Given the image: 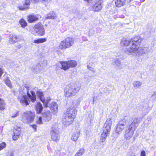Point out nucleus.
Instances as JSON below:
<instances>
[{
    "mask_svg": "<svg viewBox=\"0 0 156 156\" xmlns=\"http://www.w3.org/2000/svg\"><path fill=\"white\" fill-rule=\"evenodd\" d=\"M51 139L53 140L56 142L59 140L60 136L59 132L51 133Z\"/></svg>",
    "mask_w": 156,
    "mask_h": 156,
    "instance_id": "20",
    "label": "nucleus"
},
{
    "mask_svg": "<svg viewBox=\"0 0 156 156\" xmlns=\"http://www.w3.org/2000/svg\"><path fill=\"white\" fill-rule=\"evenodd\" d=\"M57 124L54 123L52 124L51 133L59 132Z\"/></svg>",
    "mask_w": 156,
    "mask_h": 156,
    "instance_id": "27",
    "label": "nucleus"
},
{
    "mask_svg": "<svg viewBox=\"0 0 156 156\" xmlns=\"http://www.w3.org/2000/svg\"><path fill=\"white\" fill-rule=\"evenodd\" d=\"M84 1L87 2L88 3H90L93 0H83Z\"/></svg>",
    "mask_w": 156,
    "mask_h": 156,
    "instance_id": "50",
    "label": "nucleus"
},
{
    "mask_svg": "<svg viewBox=\"0 0 156 156\" xmlns=\"http://www.w3.org/2000/svg\"><path fill=\"white\" fill-rule=\"evenodd\" d=\"M46 41V39L45 38H39L35 40L34 41V43L37 44L43 43L45 42Z\"/></svg>",
    "mask_w": 156,
    "mask_h": 156,
    "instance_id": "35",
    "label": "nucleus"
},
{
    "mask_svg": "<svg viewBox=\"0 0 156 156\" xmlns=\"http://www.w3.org/2000/svg\"><path fill=\"white\" fill-rule=\"evenodd\" d=\"M35 117V113L30 111L24 112L21 117L22 120L24 122L29 123L32 122Z\"/></svg>",
    "mask_w": 156,
    "mask_h": 156,
    "instance_id": "5",
    "label": "nucleus"
},
{
    "mask_svg": "<svg viewBox=\"0 0 156 156\" xmlns=\"http://www.w3.org/2000/svg\"><path fill=\"white\" fill-rule=\"evenodd\" d=\"M45 17L46 19H53L55 18V13L53 12H51L48 14L46 15Z\"/></svg>",
    "mask_w": 156,
    "mask_h": 156,
    "instance_id": "28",
    "label": "nucleus"
},
{
    "mask_svg": "<svg viewBox=\"0 0 156 156\" xmlns=\"http://www.w3.org/2000/svg\"><path fill=\"white\" fill-rule=\"evenodd\" d=\"M93 64L94 63L91 62V60H89L88 62L87 63V67L89 69L92 71L93 73H95V70L94 69V68L90 66H92Z\"/></svg>",
    "mask_w": 156,
    "mask_h": 156,
    "instance_id": "30",
    "label": "nucleus"
},
{
    "mask_svg": "<svg viewBox=\"0 0 156 156\" xmlns=\"http://www.w3.org/2000/svg\"><path fill=\"white\" fill-rule=\"evenodd\" d=\"M80 88L75 84L71 83L67 85L64 89V95L67 97L74 96L79 92Z\"/></svg>",
    "mask_w": 156,
    "mask_h": 156,
    "instance_id": "2",
    "label": "nucleus"
},
{
    "mask_svg": "<svg viewBox=\"0 0 156 156\" xmlns=\"http://www.w3.org/2000/svg\"><path fill=\"white\" fill-rule=\"evenodd\" d=\"M5 104L4 100L2 98H0V110H2L5 109Z\"/></svg>",
    "mask_w": 156,
    "mask_h": 156,
    "instance_id": "29",
    "label": "nucleus"
},
{
    "mask_svg": "<svg viewBox=\"0 0 156 156\" xmlns=\"http://www.w3.org/2000/svg\"><path fill=\"white\" fill-rule=\"evenodd\" d=\"M50 108L53 113H55L57 112L58 106L57 104L55 102H52L50 105Z\"/></svg>",
    "mask_w": 156,
    "mask_h": 156,
    "instance_id": "21",
    "label": "nucleus"
},
{
    "mask_svg": "<svg viewBox=\"0 0 156 156\" xmlns=\"http://www.w3.org/2000/svg\"><path fill=\"white\" fill-rule=\"evenodd\" d=\"M31 94L29 93V91L27 89V96L30 99L31 101L33 102H34L36 101V95L35 94V92L31 90L30 91Z\"/></svg>",
    "mask_w": 156,
    "mask_h": 156,
    "instance_id": "18",
    "label": "nucleus"
},
{
    "mask_svg": "<svg viewBox=\"0 0 156 156\" xmlns=\"http://www.w3.org/2000/svg\"><path fill=\"white\" fill-rule=\"evenodd\" d=\"M42 3L45 5H46L48 3L50 2V0H40Z\"/></svg>",
    "mask_w": 156,
    "mask_h": 156,
    "instance_id": "41",
    "label": "nucleus"
},
{
    "mask_svg": "<svg viewBox=\"0 0 156 156\" xmlns=\"http://www.w3.org/2000/svg\"><path fill=\"white\" fill-rule=\"evenodd\" d=\"M115 64L118 66H119L120 65V62L118 59L116 60L115 61Z\"/></svg>",
    "mask_w": 156,
    "mask_h": 156,
    "instance_id": "44",
    "label": "nucleus"
},
{
    "mask_svg": "<svg viewBox=\"0 0 156 156\" xmlns=\"http://www.w3.org/2000/svg\"><path fill=\"white\" fill-rule=\"evenodd\" d=\"M41 66L39 64H38L35 66H34L33 67V71L34 72H38L41 69Z\"/></svg>",
    "mask_w": 156,
    "mask_h": 156,
    "instance_id": "33",
    "label": "nucleus"
},
{
    "mask_svg": "<svg viewBox=\"0 0 156 156\" xmlns=\"http://www.w3.org/2000/svg\"><path fill=\"white\" fill-rule=\"evenodd\" d=\"M139 37H136L130 40H127L125 39H123L121 42V44L122 45L127 46L128 47L126 48L125 52L128 55H132L133 52H131L128 51V49H134L135 47L136 46V44H140L141 43V40L139 39Z\"/></svg>",
    "mask_w": 156,
    "mask_h": 156,
    "instance_id": "1",
    "label": "nucleus"
},
{
    "mask_svg": "<svg viewBox=\"0 0 156 156\" xmlns=\"http://www.w3.org/2000/svg\"><path fill=\"white\" fill-rule=\"evenodd\" d=\"M93 101H94V98H93Z\"/></svg>",
    "mask_w": 156,
    "mask_h": 156,
    "instance_id": "53",
    "label": "nucleus"
},
{
    "mask_svg": "<svg viewBox=\"0 0 156 156\" xmlns=\"http://www.w3.org/2000/svg\"><path fill=\"white\" fill-rule=\"evenodd\" d=\"M27 20L29 23H33L38 20V17L34 13H32L27 16Z\"/></svg>",
    "mask_w": 156,
    "mask_h": 156,
    "instance_id": "16",
    "label": "nucleus"
},
{
    "mask_svg": "<svg viewBox=\"0 0 156 156\" xmlns=\"http://www.w3.org/2000/svg\"><path fill=\"white\" fill-rule=\"evenodd\" d=\"M102 0H96L94 1V4L90 6L89 8L90 11L98 12L101 10L102 7Z\"/></svg>",
    "mask_w": 156,
    "mask_h": 156,
    "instance_id": "8",
    "label": "nucleus"
},
{
    "mask_svg": "<svg viewBox=\"0 0 156 156\" xmlns=\"http://www.w3.org/2000/svg\"><path fill=\"white\" fill-rule=\"evenodd\" d=\"M80 135V131L78 130L73 133L72 137V139L74 141H76L78 139Z\"/></svg>",
    "mask_w": 156,
    "mask_h": 156,
    "instance_id": "26",
    "label": "nucleus"
},
{
    "mask_svg": "<svg viewBox=\"0 0 156 156\" xmlns=\"http://www.w3.org/2000/svg\"><path fill=\"white\" fill-rule=\"evenodd\" d=\"M29 7H22V6H20L19 7V9L20 10H25L27 9H28Z\"/></svg>",
    "mask_w": 156,
    "mask_h": 156,
    "instance_id": "46",
    "label": "nucleus"
},
{
    "mask_svg": "<svg viewBox=\"0 0 156 156\" xmlns=\"http://www.w3.org/2000/svg\"><path fill=\"white\" fill-rule=\"evenodd\" d=\"M151 98L152 100H154L156 99V92H154L151 96Z\"/></svg>",
    "mask_w": 156,
    "mask_h": 156,
    "instance_id": "45",
    "label": "nucleus"
},
{
    "mask_svg": "<svg viewBox=\"0 0 156 156\" xmlns=\"http://www.w3.org/2000/svg\"><path fill=\"white\" fill-rule=\"evenodd\" d=\"M139 122V120L138 118H135L132 123L129 126L131 128H133L134 129H136L138 125V123Z\"/></svg>",
    "mask_w": 156,
    "mask_h": 156,
    "instance_id": "22",
    "label": "nucleus"
},
{
    "mask_svg": "<svg viewBox=\"0 0 156 156\" xmlns=\"http://www.w3.org/2000/svg\"><path fill=\"white\" fill-rule=\"evenodd\" d=\"M142 84V83L139 81H134L133 83L134 87L138 88H140V87Z\"/></svg>",
    "mask_w": 156,
    "mask_h": 156,
    "instance_id": "32",
    "label": "nucleus"
},
{
    "mask_svg": "<svg viewBox=\"0 0 156 156\" xmlns=\"http://www.w3.org/2000/svg\"><path fill=\"white\" fill-rule=\"evenodd\" d=\"M39 0H25V5H29L30 4V1L33 2H38Z\"/></svg>",
    "mask_w": 156,
    "mask_h": 156,
    "instance_id": "39",
    "label": "nucleus"
},
{
    "mask_svg": "<svg viewBox=\"0 0 156 156\" xmlns=\"http://www.w3.org/2000/svg\"><path fill=\"white\" fill-rule=\"evenodd\" d=\"M112 124V121L111 119L108 118L107 119L103 127V132L100 139V141L101 142H105L107 136L109 135Z\"/></svg>",
    "mask_w": 156,
    "mask_h": 156,
    "instance_id": "3",
    "label": "nucleus"
},
{
    "mask_svg": "<svg viewBox=\"0 0 156 156\" xmlns=\"http://www.w3.org/2000/svg\"><path fill=\"white\" fill-rule=\"evenodd\" d=\"M30 101L27 96L23 95L21 98L20 102L23 106H27L29 104Z\"/></svg>",
    "mask_w": 156,
    "mask_h": 156,
    "instance_id": "19",
    "label": "nucleus"
},
{
    "mask_svg": "<svg viewBox=\"0 0 156 156\" xmlns=\"http://www.w3.org/2000/svg\"><path fill=\"white\" fill-rule=\"evenodd\" d=\"M68 63L69 64L70 68L75 67L77 65L76 62L74 60L68 61Z\"/></svg>",
    "mask_w": 156,
    "mask_h": 156,
    "instance_id": "31",
    "label": "nucleus"
},
{
    "mask_svg": "<svg viewBox=\"0 0 156 156\" xmlns=\"http://www.w3.org/2000/svg\"><path fill=\"white\" fill-rule=\"evenodd\" d=\"M124 129V128H123L122 127H121L120 126H119L117 124L115 130V132L119 134L120 133H122V131Z\"/></svg>",
    "mask_w": 156,
    "mask_h": 156,
    "instance_id": "37",
    "label": "nucleus"
},
{
    "mask_svg": "<svg viewBox=\"0 0 156 156\" xmlns=\"http://www.w3.org/2000/svg\"><path fill=\"white\" fill-rule=\"evenodd\" d=\"M60 62L61 64V68L64 70H67L70 68L69 64L68 63V61L64 62Z\"/></svg>",
    "mask_w": 156,
    "mask_h": 156,
    "instance_id": "25",
    "label": "nucleus"
},
{
    "mask_svg": "<svg viewBox=\"0 0 156 156\" xmlns=\"http://www.w3.org/2000/svg\"><path fill=\"white\" fill-rule=\"evenodd\" d=\"M34 32L35 35L40 36L45 34V30L42 25L40 23L35 24L34 27Z\"/></svg>",
    "mask_w": 156,
    "mask_h": 156,
    "instance_id": "7",
    "label": "nucleus"
},
{
    "mask_svg": "<svg viewBox=\"0 0 156 156\" xmlns=\"http://www.w3.org/2000/svg\"><path fill=\"white\" fill-rule=\"evenodd\" d=\"M57 48L58 50H56V52L57 53L58 55L62 54V52H61V51H60V50H59V49H61L59 48L58 46V47H57Z\"/></svg>",
    "mask_w": 156,
    "mask_h": 156,
    "instance_id": "47",
    "label": "nucleus"
},
{
    "mask_svg": "<svg viewBox=\"0 0 156 156\" xmlns=\"http://www.w3.org/2000/svg\"><path fill=\"white\" fill-rule=\"evenodd\" d=\"M14 154L12 151L8 152L7 156H13Z\"/></svg>",
    "mask_w": 156,
    "mask_h": 156,
    "instance_id": "49",
    "label": "nucleus"
},
{
    "mask_svg": "<svg viewBox=\"0 0 156 156\" xmlns=\"http://www.w3.org/2000/svg\"><path fill=\"white\" fill-rule=\"evenodd\" d=\"M21 130L20 127L16 126L14 127L13 130V135L12 136L13 140H16L18 139L20 134Z\"/></svg>",
    "mask_w": 156,
    "mask_h": 156,
    "instance_id": "11",
    "label": "nucleus"
},
{
    "mask_svg": "<svg viewBox=\"0 0 156 156\" xmlns=\"http://www.w3.org/2000/svg\"><path fill=\"white\" fill-rule=\"evenodd\" d=\"M36 125H33L32 126L33 128L34 129H36Z\"/></svg>",
    "mask_w": 156,
    "mask_h": 156,
    "instance_id": "52",
    "label": "nucleus"
},
{
    "mask_svg": "<svg viewBox=\"0 0 156 156\" xmlns=\"http://www.w3.org/2000/svg\"><path fill=\"white\" fill-rule=\"evenodd\" d=\"M6 146L5 143L3 142L0 144V151L4 149Z\"/></svg>",
    "mask_w": 156,
    "mask_h": 156,
    "instance_id": "40",
    "label": "nucleus"
},
{
    "mask_svg": "<svg viewBox=\"0 0 156 156\" xmlns=\"http://www.w3.org/2000/svg\"><path fill=\"white\" fill-rule=\"evenodd\" d=\"M3 80L7 86L9 87H11V82L8 77H6V78H4L3 79Z\"/></svg>",
    "mask_w": 156,
    "mask_h": 156,
    "instance_id": "38",
    "label": "nucleus"
},
{
    "mask_svg": "<svg viewBox=\"0 0 156 156\" xmlns=\"http://www.w3.org/2000/svg\"><path fill=\"white\" fill-rule=\"evenodd\" d=\"M141 43L140 44H136V46L134 48V49H128V51L131 52H133L132 55H136L137 56H140L143 55L144 54L147 53L149 51V48L146 47H139Z\"/></svg>",
    "mask_w": 156,
    "mask_h": 156,
    "instance_id": "4",
    "label": "nucleus"
},
{
    "mask_svg": "<svg viewBox=\"0 0 156 156\" xmlns=\"http://www.w3.org/2000/svg\"><path fill=\"white\" fill-rule=\"evenodd\" d=\"M140 156H146V152L144 151H142L140 153Z\"/></svg>",
    "mask_w": 156,
    "mask_h": 156,
    "instance_id": "48",
    "label": "nucleus"
},
{
    "mask_svg": "<svg viewBox=\"0 0 156 156\" xmlns=\"http://www.w3.org/2000/svg\"><path fill=\"white\" fill-rule=\"evenodd\" d=\"M85 150L82 148L79 150L74 156H81L84 153Z\"/></svg>",
    "mask_w": 156,
    "mask_h": 156,
    "instance_id": "36",
    "label": "nucleus"
},
{
    "mask_svg": "<svg viewBox=\"0 0 156 156\" xmlns=\"http://www.w3.org/2000/svg\"><path fill=\"white\" fill-rule=\"evenodd\" d=\"M19 112H16L14 114H12L11 116L12 118L15 117L19 115Z\"/></svg>",
    "mask_w": 156,
    "mask_h": 156,
    "instance_id": "43",
    "label": "nucleus"
},
{
    "mask_svg": "<svg viewBox=\"0 0 156 156\" xmlns=\"http://www.w3.org/2000/svg\"><path fill=\"white\" fill-rule=\"evenodd\" d=\"M19 23L22 27L24 28L27 25V23L23 19H21L19 21Z\"/></svg>",
    "mask_w": 156,
    "mask_h": 156,
    "instance_id": "34",
    "label": "nucleus"
},
{
    "mask_svg": "<svg viewBox=\"0 0 156 156\" xmlns=\"http://www.w3.org/2000/svg\"><path fill=\"white\" fill-rule=\"evenodd\" d=\"M126 2V0H117L115 2V4L117 7H119L124 5Z\"/></svg>",
    "mask_w": 156,
    "mask_h": 156,
    "instance_id": "24",
    "label": "nucleus"
},
{
    "mask_svg": "<svg viewBox=\"0 0 156 156\" xmlns=\"http://www.w3.org/2000/svg\"><path fill=\"white\" fill-rule=\"evenodd\" d=\"M36 94L40 100L44 104V106L45 107H47L48 102L50 101L51 99L48 98L45 99L43 93L40 91H37L36 92Z\"/></svg>",
    "mask_w": 156,
    "mask_h": 156,
    "instance_id": "10",
    "label": "nucleus"
},
{
    "mask_svg": "<svg viewBox=\"0 0 156 156\" xmlns=\"http://www.w3.org/2000/svg\"><path fill=\"white\" fill-rule=\"evenodd\" d=\"M36 110L37 113L40 114L41 113L43 108L41 104L40 103H38L35 106Z\"/></svg>",
    "mask_w": 156,
    "mask_h": 156,
    "instance_id": "23",
    "label": "nucleus"
},
{
    "mask_svg": "<svg viewBox=\"0 0 156 156\" xmlns=\"http://www.w3.org/2000/svg\"><path fill=\"white\" fill-rule=\"evenodd\" d=\"M65 114L70 116H72L73 117H75L76 114V108L74 107L71 106L68 108Z\"/></svg>",
    "mask_w": 156,
    "mask_h": 156,
    "instance_id": "13",
    "label": "nucleus"
},
{
    "mask_svg": "<svg viewBox=\"0 0 156 156\" xmlns=\"http://www.w3.org/2000/svg\"><path fill=\"white\" fill-rule=\"evenodd\" d=\"M74 42V39L73 38L71 37H67L60 42L58 47L61 50H65L72 46Z\"/></svg>",
    "mask_w": 156,
    "mask_h": 156,
    "instance_id": "6",
    "label": "nucleus"
},
{
    "mask_svg": "<svg viewBox=\"0 0 156 156\" xmlns=\"http://www.w3.org/2000/svg\"><path fill=\"white\" fill-rule=\"evenodd\" d=\"M75 117L72 116H70L66 114H64L63 116L62 119V124L65 127L69 126L71 124Z\"/></svg>",
    "mask_w": 156,
    "mask_h": 156,
    "instance_id": "9",
    "label": "nucleus"
},
{
    "mask_svg": "<svg viewBox=\"0 0 156 156\" xmlns=\"http://www.w3.org/2000/svg\"><path fill=\"white\" fill-rule=\"evenodd\" d=\"M37 123L39 124H42V119L41 117H39L37 121Z\"/></svg>",
    "mask_w": 156,
    "mask_h": 156,
    "instance_id": "42",
    "label": "nucleus"
},
{
    "mask_svg": "<svg viewBox=\"0 0 156 156\" xmlns=\"http://www.w3.org/2000/svg\"><path fill=\"white\" fill-rule=\"evenodd\" d=\"M20 41V39L19 36L12 34L10 35L9 38V42L11 44H13Z\"/></svg>",
    "mask_w": 156,
    "mask_h": 156,
    "instance_id": "14",
    "label": "nucleus"
},
{
    "mask_svg": "<svg viewBox=\"0 0 156 156\" xmlns=\"http://www.w3.org/2000/svg\"><path fill=\"white\" fill-rule=\"evenodd\" d=\"M129 118V116H125L124 118L122 119L119 122L118 125L124 128L125 126L127 125V122H128L127 120Z\"/></svg>",
    "mask_w": 156,
    "mask_h": 156,
    "instance_id": "15",
    "label": "nucleus"
},
{
    "mask_svg": "<svg viewBox=\"0 0 156 156\" xmlns=\"http://www.w3.org/2000/svg\"><path fill=\"white\" fill-rule=\"evenodd\" d=\"M42 117L44 120L46 121H49L51 119V115L50 111L43 113Z\"/></svg>",
    "mask_w": 156,
    "mask_h": 156,
    "instance_id": "17",
    "label": "nucleus"
},
{
    "mask_svg": "<svg viewBox=\"0 0 156 156\" xmlns=\"http://www.w3.org/2000/svg\"><path fill=\"white\" fill-rule=\"evenodd\" d=\"M3 73V70L2 69L0 68V77L2 76Z\"/></svg>",
    "mask_w": 156,
    "mask_h": 156,
    "instance_id": "51",
    "label": "nucleus"
},
{
    "mask_svg": "<svg viewBox=\"0 0 156 156\" xmlns=\"http://www.w3.org/2000/svg\"><path fill=\"white\" fill-rule=\"evenodd\" d=\"M136 129L133 128H131L129 126L128 129L126 130L125 134V138L126 140H129L132 136L134 132Z\"/></svg>",
    "mask_w": 156,
    "mask_h": 156,
    "instance_id": "12",
    "label": "nucleus"
}]
</instances>
